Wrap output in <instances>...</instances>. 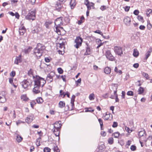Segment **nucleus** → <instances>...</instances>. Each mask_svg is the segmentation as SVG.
I'll use <instances>...</instances> for the list:
<instances>
[{"label": "nucleus", "instance_id": "1", "mask_svg": "<svg viewBox=\"0 0 152 152\" xmlns=\"http://www.w3.org/2000/svg\"><path fill=\"white\" fill-rule=\"evenodd\" d=\"M34 84L42 87L46 83V80L44 78L39 76H36L34 79Z\"/></svg>", "mask_w": 152, "mask_h": 152}, {"label": "nucleus", "instance_id": "2", "mask_svg": "<svg viewBox=\"0 0 152 152\" xmlns=\"http://www.w3.org/2000/svg\"><path fill=\"white\" fill-rule=\"evenodd\" d=\"M57 125L58 126L57 127H56L55 126L54 127V128L52 129V130L55 136H58L59 135L60 129L62 126L61 121H59L58 122L56 123L55 125Z\"/></svg>", "mask_w": 152, "mask_h": 152}, {"label": "nucleus", "instance_id": "3", "mask_svg": "<svg viewBox=\"0 0 152 152\" xmlns=\"http://www.w3.org/2000/svg\"><path fill=\"white\" fill-rule=\"evenodd\" d=\"M36 10H32L29 11L28 15L26 16V18L28 20H34L35 18Z\"/></svg>", "mask_w": 152, "mask_h": 152}, {"label": "nucleus", "instance_id": "4", "mask_svg": "<svg viewBox=\"0 0 152 152\" xmlns=\"http://www.w3.org/2000/svg\"><path fill=\"white\" fill-rule=\"evenodd\" d=\"M32 80L30 79H27L22 82L21 84L23 88L26 89L31 86L32 84Z\"/></svg>", "mask_w": 152, "mask_h": 152}, {"label": "nucleus", "instance_id": "5", "mask_svg": "<svg viewBox=\"0 0 152 152\" xmlns=\"http://www.w3.org/2000/svg\"><path fill=\"white\" fill-rule=\"evenodd\" d=\"M42 53L36 48H35L34 50L33 55L37 59L39 58L42 55Z\"/></svg>", "mask_w": 152, "mask_h": 152}, {"label": "nucleus", "instance_id": "6", "mask_svg": "<svg viewBox=\"0 0 152 152\" xmlns=\"http://www.w3.org/2000/svg\"><path fill=\"white\" fill-rule=\"evenodd\" d=\"M83 39L79 37H77L75 40V42L76 44L74 45L75 47L77 48H78L81 45Z\"/></svg>", "mask_w": 152, "mask_h": 152}, {"label": "nucleus", "instance_id": "7", "mask_svg": "<svg viewBox=\"0 0 152 152\" xmlns=\"http://www.w3.org/2000/svg\"><path fill=\"white\" fill-rule=\"evenodd\" d=\"M105 56L109 60L112 61L114 60V57L112 56L110 50H108L106 51Z\"/></svg>", "mask_w": 152, "mask_h": 152}, {"label": "nucleus", "instance_id": "8", "mask_svg": "<svg viewBox=\"0 0 152 152\" xmlns=\"http://www.w3.org/2000/svg\"><path fill=\"white\" fill-rule=\"evenodd\" d=\"M114 51L118 55L121 56L123 54L122 48L120 47H114Z\"/></svg>", "mask_w": 152, "mask_h": 152}, {"label": "nucleus", "instance_id": "9", "mask_svg": "<svg viewBox=\"0 0 152 152\" xmlns=\"http://www.w3.org/2000/svg\"><path fill=\"white\" fill-rule=\"evenodd\" d=\"M6 101L5 93L3 91L0 94V102L4 103Z\"/></svg>", "mask_w": 152, "mask_h": 152}, {"label": "nucleus", "instance_id": "10", "mask_svg": "<svg viewBox=\"0 0 152 152\" xmlns=\"http://www.w3.org/2000/svg\"><path fill=\"white\" fill-rule=\"evenodd\" d=\"M62 19L61 17L57 18L55 21V26H61L62 24Z\"/></svg>", "mask_w": 152, "mask_h": 152}, {"label": "nucleus", "instance_id": "11", "mask_svg": "<svg viewBox=\"0 0 152 152\" xmlns=\"http://www.w3.org/2000/svg\"><path fill=\"white\" fill-rule=\"evenodd\" d=\"M131 19L130 17L126 16L124 19V22L126 25L129 26L131 24Z\"/></svg>", "mask_w": 152, "mask_h": 152}, {"label": "nucleus", "instance_id": "12", "mask_svg": "<svg viewBox=\"0 0 152 152\" xmlns=\"http://www.w3.org/2000/svg\"><path fill=\"white\" fill-rule=\"evenodd\" d=\"M139 136L141 140H142V139L146 137V132L144 130L140 131L138 133Z\"/></svg>", "mask_w": 152, "mask_h": 152}, {"label": "nucleus", "instance_id": "13", "mask_svg": "<svg viewBox=\"0 0 152 152\" xmlns=\"http://www.w3.org/2000/svg\"><path fill=\"white\" fill-rule=\"evenodd\" d=\"M55 27L54 31L56 32L58 35H61V30L63 28L60 26H55Z\"/></svg>", "mask_w": 152, "mask_h": 152}, {"label": "nucleus", "instance_id": "14", "mask_svg": "<svg viewBox=\"0 0 152 152\" xmlns=\"http://www.w3.org/2000/svg\"><path fill=\"white\" fill-rule=\"evenodd\" d=\"M40 87H41L38 86L37 85L34 84V87L33 89V92L36 94L40 93Z\"/></svg>", "mask_w": 152, "mask_h": 152}, {"label": "nucleus", "instance_id": "15", "mask_svg": "<svg viewBox=\"0 0 152 152\" xmlns=\"http://www.w3.org/2000/svg\"><path fill=\"white\" fill-rule=\"evenodd\" d=\"M36 48L40 50V51L42 52V53L43 50L45 48V46L43 45L40 43L38 44L37 45V46Z\"/></svg>", "mask_w": 152, "mask_h": 152}, {"label": "nucleus", "instance_id": "16", "mask_svg": "<svg viewBox=\"0 0 152 152\" xmlns=\"http://www.w3.org/2000/svg\"><path fill=\"white\" fill-rule=\"evenodd\" d=\"M105 120H111L113 118V115L110 113H107L103 117Z\"/></svg>", "mask_w": 152, "mask_h": 152}, {"label": "nucleus", "instance_id": "17", "mask_svg": "<svg viewBox=\"0 0 152 152\" xmlns=\"http://www.w3.org/2000/svg\"><path fill=\"white\" fill-rule=\"evenodd\" d=\"M55 8L56 10L58 11H60L61 8V4L58 2H57L55 5Z\"/></svg>", "mask_w": 152, "mask_h": 152}, {"label": "nucleus", "instance_id": "18", "mask_svg": "<svg viewBox=\"0 0 152 152\" xmlns=\"http://www.w3.org/2000/svg\"><path fill=\"white\" fill-rule=\"evenodd\" d=\"M33 120V117L31 116H29L26 118L25 121L27 123L29 124L31 123Z\"/></svg>", "mask_w": 152, "mask_h": 152}, {"label": "nucleus", "instance_id": "19", "mask_svg": "<svg viewBox=\"0 0 152 152\" xmlns=\"http://www.w3.org/2000/svg\"><path fill=\"white\" fill-rule=\"evenodd\" d=\"M21 62V59L20 56H19L18 57H16L14 63L15 64H18L19 63Z\"/></svg>", "mask_w": 152, "mask_h": 152}, {"label": "nucleus", "instance_id": "20", "mask_svg": "<svg viewBox=\"0 0 152 152\" xmlns=\"http://www.w3.org/2000/svg\"><path fill=\"white\" fill-rule=\"evenodd\" d=\"M152 49L150 48L149 50L146 52L145 54V59L147 60L150 55L151 53Z\"/></svg>", "mask_w": 152, "mask_h": 152}, {"label": "nucleus", "instance_id": "21", "mask_svg": "<svg viewBox=\"0 0 152 152\" xmlns=\"http://www.w3.org/2000/svg\"><path fill=\"white\" fill-rule=\"evenodd\" d=\"M70 4L71 8L72 9L74 8L76 4L75 0H71Z\"/></svg>", "mask_w": 152, "mask_h": 152}, {"label": "nucleus", "instance_id": "22", "mask_svg": "<svg viewBox=\"0 0 152 152\" xmlns=\"http://www.w3.org/2000/svg\"><path fill=\"white\" fill-rule=\"evenodd\" d=\"M104 72L107 74H109L111 72V69L109 67H106L104 69Z\"/></svg>", "mask_w": 152, "mask_h": 152}, {"label": "nucleus", "instance_id": "23", "mask_svg": "<svg viewBox=\"0 0 152 152\" xmlns=\"http://www.w3.org/2000/svg\"><path fill=\"white\" fill-rule=\"evenodd\" d=\"M98 152H103L104 149V145H100L98 148Z\"/></svg>", "mask_w": 152, "mask_h": 152}, {"label": "nucleus", "instance_id": "24", "mask_svg": "<svg viewBox=\"0 0 152 152\" xmlns=\"http://www.w3.org/2000/svg\"><path fill=\"white\" fill-rule=\"evenodd\" d=\"M86 45L87 46L86 48V52L84 54L85 55H89L91 54V49L88 46L87 43L86 44Z\"/></svg>", "mask_w": 152, "mask_h": 152}, {"label": "nucleus", "instance_id": "25", "mask_svg": "<svg viewBox=\"0 0 152 152\" xmlns=\"http://www.w3.org/2000/svg\"><path fill=\"white\" fill-rule=\"evenodd\" d=\"M52 22L50 20L47 21L45 23V25L46 28H49L50 25L52 24Z\"/></svg>", "mask_w": 152, "mask_h": 152}, {"label": "nucleus", "instance_id": "26", "mask_svg": "<svg viewBox=\"0 0 152 152\" xmlns=\"http://www.w3.org/2000/svg\"><path fill=\"white\" fill-rule=\"evenodd\" d=\"M10 113L11 114L12 116V118L13 119L15 118L16 117L15 112V110L12 111V110H10Z\"/></svg>", "mask_w": 152, "mask_h": 152}, {"label": "nucleus", "instance_id": "27", "mask_svg": "<svg viewBox=\"0 0 152 152\" xmlns=\"http://www.w3.org/2000/svg\"><path fill=\"white\" fill-rule=\"evenodd\" d=\"M139 55V53L137 49H134L133 51V55L135 57H137Z\"/></svg>", "mask_w": 152, "mask_h": 152}, {"label": "nucleus", "instance_id": "28", "mask_svg": "<svg viewBox=\"0 0 152 152\" xmlns=\"http://www.w3.org/2000/svg\"><path fill=\"white\" fill-rule=\"evenodd\" d=\"M65 103L64 102L60 101L58 103V107L60 108H62L65 106Z\"/></svg>", "mask_w": 152, "mask_h": 152}, {"label": "nucleus", "instance_id": "29", "mask_svg": "<svg viewBox=\"0 0 152 152\" xmlns=\"http://www.w3.org/2000/svg\"><path fill=\"white\" fill-rule=\"evenodd\" d=\"M28 75L31 77H33L34 78H35L33 76V70L30 69L28 71Z\"/></svg>", "mask_w": 152, "mask_h": 152}, {"label": "nucleus", "instance_id": "30", "mask_svg": "<svg viewBox=\"0 0 152 152\" xmlns=\"http://www.w3.org/2000/svg\"><path fill=\"white\" fill-rule=\"evenodd\" d=\"M21 98L22 100L24 101H27L28 99V98L25 94L22 95L21 96Z\"/></svg>", "mask_w": 152, "mask_h": 152}, {"label": "nucleus", "instance_id": "31", "mask_svg": "<svg viewBox=\"0 0 152 152\" xmlns=\"http://www.w3.org/2000/svg\"><path fill=\"white\" fill-rule=\"evenodd\" d=\"M36 101L38 103H42L43 102V99L41 97H39L37 98Z\"/></svg>", "mask_w": 152, "mask_h": 152}, {"label": "nucleus", "instance_id": "32", "mask_svg": "<svg viewBox=\"0 0 152 152\" xmlns=\"http://www.w3.org/2000/svg\"><path fill=\"white\" fill-rule=\"evenodd\" d=\"M85 4L87 6V9L88 10H90V7L89 4L90 3L88 0H86L85 1Z\"/></svg>", "mask_w": 152, "mask_h": 152}, {"label": "nucleus", "instance_id": "33", "mask_svg": "<svg viewBox=\"0 0 152 152\" xmlns=\"http://www.w3.org/2000/svg\"><path fill=\"white\" fill-rule=\"evenodd\" d=\"M144 91V90L143 88L141 87H140L138 91V94H142L143 93Z\"/></svg>", "mask_w": 152, "mask_h": 152}, {"label": "nucleus", "instance_id": "34", "mask_svg": "<svg viewBox=\"0 0 152 152\" xmlns=\"http://www.w3.org/2000/svg\"><path fill=\"white\" fill-rule=\"evenodd\" d=\"M41 140V138L39 137L37 138L36 140V144L37 147L40 145V142Z\"/></svg>", "mask_w": 152, "mask_h": 152}, {"label": "nucleus", "instance_id": "35", "mask_svg": "<svg viewBox=\"0 0 152 152\" xmlns=\"http://www.w3.org/2000/svg\"><path fill=\"white\" fill-rule=\"evenodd\" d=\"M32 49V48L31 47H29L27 48L25 50V53H28L30 52Z\"/></svg>", "mask_w": 152, "mask_h": 152}, {"label": "nucleus", "instance_id": "36", "mask_svg": "<svg viewBox=\"0 0 152 152\" xmlns=\"http://www.w3.org/2000/svg\"><path fill=\"white\" fill-rule=\"evenodd\" d=\"M85 112H94V110H92L91 108H85Z\"/></svg>", "mask_w": 152, "mask_h": 152}, {"label": "nucleus", "instance_id": "37", "mask_svg": "<svg viewBox=\"0 0 152 152\" xmlns=\"http://www.w3.org/2000/svg\"><path fill=\"white\" fill-rule=\"evenodd\" d=\"M142 75L145 77L147 79H148L149 78L148 74L145 72H143L142 73Z\"/></svg>", "mask_w": 152, "mask_h": 152}, {"label": "nucleus", "instance_id": "38", "mask_svg": "<svg viewBox=\"0 0 152 152\" xmlns=\"http://www.w3.org/2000/svg\"><path fill=\"white\" fill-rule=\"evenodd\" d=\"M95 95L94 94L92 93L89 96V98L91 100H94V99Z\"/></svg>", "mask_w": 152, "mask_h": 152}, {"label": "nucleus", "instance_id": "39", "mask_svg": "<svg viewBox=\"0 0 152 152\" xmlns=\"http://www.w3.org/2000/svg\"><path fill=\"white\" fill-rule=\"evenodd\" d=\"M98 121L100 124L101 129V130H102V127L103 126V123L102 120L101 118H99L98 119Z\"/></svg>", "mask_w": 152, "mask_h": 152}, {"label": "nucleus", "instance_id": "40", "mask_svg": "<svg viewBox=\"0 0 152 152\" xmlns=\"http://www.w3.org/2000/svg\"><path fill=\"white\" fill-rule=\"evenodd\" d=\"M19 31L20 35H23L25 32V29H24V28H23V29H21L20 28Z\"/></svg>", "mask_w": 152, "mask_h": 152}, {"label": "nucleus", "instance_id": "41", "mask_svg": "<svg viewBox=\"0 0 152 152\" xmlns=\"http://www.w3.org/2000/svg\"><path fill=\"white\" fill-rule=\"evenodd\" d=\"M46 79L47 81H49V82H52L53 80V78L50 77L48 75L47 76Z\"/></svg>", "mask_w": 152, "mask_h": 152}, {"label": "nucleus", "instance_id": "42", "mask_svg": "<svg viewBox=\"0 0 152 152\" xmlns=\"http://www.w3.org/2000/svg\"><path fill=\"white\" fill-rule=\"evenodd\" d=\"M108 142L110 144H112L113 143V137L110 138L108 140Z\"/></svg>", "mask_w": 152, "mask_h": 152}, {"label": "nucleus", "instance_id": "43", "mask_svg": "<svg viewBox=\"0 0 152 152\" xmlns=\"http://www.w3.org/2000/svg\"><path fill=\"white\" fill-rule=\"evenodd\" d=\"M119 134L120 133L118 132H115L113 134V135L114 137L116 138H117L119 137Z\"/></svg>", "mask_w": 152, "mask_h": 152}, {"label": "nucleus", "instance_id": "44", "mask_svg": "<svg viewBox=\"0 0 152 152\" xmlns=\"http://www.w3.org/2000/svg\"><path fill=\"white\" fill-rule=\"evenodd\" d=\"M114 71L117 73H118L119 74H121L122 73L121 71L120 70H118L117 67H115L114 69Z\"/></svg>", "mask_w": 152, "mask_h": 152}, {"label": "nucleus", "instance_id": "45", "mask_svg": "<svg viewBox=\"0 0 152 152\" xmlns=\"http://www.w3.org/2000/svg\"><path fill=\"white\" fill-rule=\"evenodd\" d=\"M152 138V136L151 135L149 136L147 138H146L145 137L143 139H142L145 142H147L148 140H151Z\"/></svg>", "mask_w": 152, "mask_h": 152}, {"label": "nucleus", "instance_id": "46", "mask_svg": "<svg viewBox=\"0 0 152 152\" xmlns=\"http://www.w3.org/2000/svg\"><path fill=\"white\" fill-rule=\"evenodd\" d=\"M22 138L20 136H19L18 135L17 136V138L16 139L17 141L18 142H20L22 140Z\"/></svg>", "mask_w": 152, "mask_h": 152}, {"label": "nucleus", "instance_id": "47", "mask_svg": "<svg viewBox=\"0 0 152 152\" xmlns=\"http://www.w3.org/2000/svg\"><path fill=\"white\" fill-rule=\"evenodd\" d=\"M36 104V103L34 100H32L30 102L31 106L32 108H34V106Z\"/></svg>", "mask_w": 152, "mask_h": 152}, {"label": "nucleus", "instance_id": "48", "mask_svg": "<svg viewBox=\"0 0 152 152\" xmlns=\"http://www.w3.org/2000/svg\"><path fill=\"white\" fill-rule=\"evenodd\" d=\"M49 76L50 77H52L53 78V77H54L55 75V73L53 72H51L49 74Z\"/></svg>", "mask_w": 152, "mask_h": 152}, {"label": "nucleus", "instance_id": "49", "mask_svg": "<svg viewBox=\"0 0 152 152\" xmlns=\"http://www.w3.org/2000/svg\"><path fill=\"white\" fill-rule=\"evenodd\" d=\"M51 149L48 147H45L44 149V152H50Z\"/></svg>", "mask_w": 152, "mask_h": 152}, {"label": "nucleus", "instance_id": "50", "mask_svg": "<svg viewBox=\"0 0 152 152\" xmlns=\"http://www.w3.org/2000/svg\"><path fill=\"white\" fill-rule=\"evenodd\" d=\"M147 27L148 29L150 30L152 27V25L150 23V21H148Z\"/></svg>", "mask_w": 152, "mask_h": 152}, {"label": "nucleus", "instance_id": "51", "mask_svg": "<svg viewBox=\"0 0 152 152\" xmlns=\"http://www.w3.org/2000/svg\"><path fill=\"white\" fill-rule=\"evenodd\" d=\"M127 94L128 96H132L133 95L134 93L133 91H130L127 92Z\"/></svg>", "mask_w": 152, "mask_h": 152}, {"label": "nucleus", "instance_id": "52", "mask_svg": "<svg viewBox=\"0 0 152 152\" xmlns=\"http://www.w3.org/2000/svg\"><path fill=\"white\" fill-rule=\"evenodd\" d=\"M54 152H59L60 150L57 146H55L53 148Z\"/></svg>", "mask_w": 152, "mask_h": 152}, {"label": "nucleus", "instance_id": "53", "mask_svg": "<svg viewBox=\"0 0 152 152\" xmlns=\"http://www.w3.org/2000/svg\"><path fill=\"white\" fill-rule=\"evenodd\" d=\"M94 32L95 33H96L99 34L101 35L102 36H103V34L102 32L99 30H96L94 31Z\"/></svg>", "mask_w": 152, "mask_h": 152}, {"label": "nucleus", "instance_id": "54", "mask_svg": "<svg viewBox=\"0 0 152 152\" xmlns=\"http://www.w3.org/2000/svg\"><path fill=\"white\" fill-rule=\"evenodd\" d=\"M58 72L60 74H61L63 73V71L62 69L61 68H58Z\"/></svg>", "mask_w": 152, "mask_h": 152}, {"label": "nucleus", "instance_id": "55", "mask_svg": "<svg viewBox=\"0 0 152 152\" xmlns=\"http://www.w3.org/2000/svg\"><path fill=\"white\" fill-rule=\"evenodd\" d=\"M136 148V147L134 145H132L130 147V149L132 151H134L135 150Z\"/></svg>", "mask_w": 152, "mask_h": 152}, {"label": "nucleus", "instance_id": "56", "mask_svg": "<svg viewBox=\"0 0 152 152\" xmlns=\"http://www.w3.org/2000/svg\"><path fill=\"white\" fill-rule=\"evenodd\" d=\"M118 123L117 122L114 121L113 123V124L112 125V127L113 128H116L118 126Z\"/></svg>", "mask_w": 152, "mask_h": 152}, {"label": "nucleus", "instance_id": "57", "mask_svg": "<svg viewBox=\"0 0 152 152\" xmlns=\"http://www.w3.org/2000/svg\"><path fill=\"white\" fill-rule=\"evenodd\" d=\"M137 19L141 21L142 22V21L143 20V18L141 16H138L137 17Z\"/></svg>", "mask_w": 152, "mask_h": 152}, {"label": "nucleus", "instance_id": "58", "mask_svg": "<svg viewBox=\"0 0 152 152\" xmlns=\"http://www.w3.org/2000/svg\"><path fill=\"white\" fill-rule=\"evenodd\" d=\"M102 96L104 98L106 99L107 98V97L108 96V93H106L102 95Z\"/></svg>", "mask_w": 152, "mask_h": 152}, {"label": "nucleus", "instance_id": "59", "mask_svg": "<svg viewBox=\"0 0 152 152\" xmlns=\"http://www.w3.org/2000/svg\"><path fill=\"white\" fill-rule=\"evenodd\" d=\"M21 123H24V122L22 121H20V120H18V121H17L16 122V124L17 126L19 124Z\"/></svg>", "mask_w": 152, "mask_h": 152}, {"label": "nucleus", "instance_id": "60", "mask_svg": "<svg viewBox=\"0 0 152 152\" xmlns=\"http://www.w3.org/2000/svg\"><path fill=\"white\" fill-rule=\"evenodd\" d=\"M15 72L14 71H12L10 74V76L12 77H14V76H15Z\"/></svg>", "mask_w": 152, "mask_h": 152}, {"label": "nucleus", "instance_id": "61", "mask_svg": "<svg viewBox=\"0 0 152 152\" xmlns=\"http://www.w3.org/2000/svg\"><path fill=\"white\" fill-rule=\"evenodd\" d=\"M66 77L65 75H61V76L60 78H62L64 82H66Z\"/></svg>", "mask_w": 152, "mask_h": 152}, {"label": "nucleus", "instance_id": "62", "mask_svg": "<svg viewBox=\"0 0 152 152\" xmlns=\"http://www.w3.org/2000/svg\"><path fill=\"white\" fill-rule=\"evenodd\" d=\"M139 12V11L137 10H135L134 11V14L135 15H138Z\"/></svg>", "mask_w": 152, "mask_h": 152}, {"label": "nucleus", "instance_id": "63", "mask_svg": "<svg viewBox=\"0 0 152 152\" xmlns=\"http://www.w3.org/2000/svg\"><path fill=\"white\" fill-rule=\"evenodd\" d=\"M122 95H121V96H122V99H124V98H125V92L124 91H122Z\"/></svg>", "mask_w": 152, "mask_h": 152}, {"label": "nucleus", "instance_id": "64", "mask_svg": "<svg viewBox=\"0 0 152 152\" xmlns=\"http://www.w3.org/2000/svg\"><path fill=\"white\" fill-rule=\"evenodd\" d=\"M59 44V47L60 48H61V49L62 48H64V43H60Z\"/></svg>", "mask_w": 152, "mask_h": 152}]
</instances>
